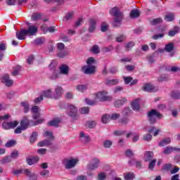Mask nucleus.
<instances>
[{"label": "nucleus", "mask_w": 180, "mask_h": 180, "mask_svg": "<svg viewBox=\"0 0 180 180\" xmlns=\"http://www.w3.org/2000/svg\"><path fill=\"white\" fill-rule=\"evenodd\" d=\"M112 100V96H108V91H98L95 94V100L92 101L90 100L89 98H86L85 102L87 105H96L97 101H99L100 102H106L108 101H111Z\"/></svg>", "instance_id": "f257e3e1"}, {"label": "nucleus", "mask_w": 180, "mask_h": 180, "mask_svg": "<svg viewBox=\"0 0 180 180\" xmlns=\"http://www.w3.org/2000/svg\"><path fill=\"white\" fill-rule=\"evenodd\" d=\"M39 30V27L37 25H30L27 30H22L20 32H16V37L18 40H25L26 36H34Z\"/></svg>", "instance_id": "f03ea898"}, {"label": "nucleus", "mask_w": 180, "mask_h": 180, "mask_svg": "<svg viewBox=\"0 0 180 180\" xmlns=\"http://www.w3.org/2000/svg\"><path fill=\"white\" fill-rule=\"evenodd\" d=\"M8 119H11V115L6 114L4 116H0V124L2 123V127L5 130H9L11 129H15L18 124H19V122L14 121L11 122H6V120H8Z\"/></svg>", "instance_id": "7ed1b4c3"}, {"label": "nucleus", "mask_w": 180, "mask_h": 180, "mask_svg": "<svg viewBox=\"0 0 180 180\" xmlns=\"http://www.w3.org/2000/svg\"><path fill=\"white\" fill-rule=\"evenodd\" d=\"M110 15L115 16L114 26H117V25H120L123 19V13L119 11V8L117 7L112 8L110 11Z\"/></svg>", "instance_id": "20e7f679"}, {"label": "nucleus", "mask_w": 180, "mask_h": 180, "mask_svg": "<svg viewBox=\"0 0 180 180\" xmlns=\"http://www.w3.org/2000/svg\"><path fill=\"white\" fill-rule=\"evenodd\" d=\"M95 63V59L94 58H89L87 61L86 64L88 66H84L82 70L84 74H94L95 73V66L92 65V64Z\"/></svg>", "instance_id": "39448f33"}, {"label": "nucleus", "mask_w": 180, "mask_h": 180, "mask_svg": "<svg viewBox=\"0 0 180 180\" xmlns=\"http://www.w3.org/2000/svg\"><path fill=\"white\" fill-rule=\"evenodd\" d=\"M13 174H14V175H20V174H25L26 176H29L30 179H37V176H36L34 173H32V172L29 169H15L13 172Z\"/></svg>", "instance_id": "423d86ee"}, {"label": "nucleus", "mask_w": 180, "mask_h": 180, "mask_svg": "<svg viewBox=\"0 0 180 180\" xmlns=\"http://www.w3.org/2000/svg\"><path fill=\"white\" fill-rule=\"evenodd\" d=\"M44 137H47L49 140L43 141L38 143V147H45V146H50L51 141L54 140V136H53V132L46 131L44 133Z\"/></svg>", "instance_id": "0eeeda50"}, {"label": "nucleus", "mask_w": 180, "mask_h": 180, "mask_svg": "<svg viewBox=\"0 0 180 180\" xmlns=\"http://www.w3.org/2000/svg\"><path fill=\"white\" fill-rule=\"evenodd\" d=\"M148 117L150 123H155L156 119H162V115H161L157 110H152L148 114Z\"/></svg>", "instance_id": "6e6552de"}, {"label": "nucleus", "mask_w": 180, "mask_h": 180, "mask_svg": "<svg viewBox=\"0 0 180 180\" xmlns=\"http://www.w3.org/2000/svg\"><path fill=\"white\" fill-rule=\"evenodd\" d=\"M29 124H30L29 120H27V117H24L20 123L21 127H17L15 129L14 132L15 133V134H20L22 130H26V129H27V127L29 126Z\"/></svg>", "instance_id": "1a4fd4ad"}, {"label": "nucleus", "mask_w": 180, "mask_h": 180, "mask_svg": "<svg viewBox=\"0 0 180 180\" xmlns=\"http://www.w3.org/2000/svg\"><path fill=\"white\" fill-rule=\"evenodd\" d=\"M78 158H70V159H64L63 164L68 169H70V168H74L75 166L78 163Z\"/></svg>", "instance_id": "9d476101"}, {"label": "nucleus", "mask_w": 180, "mask_h": 180, "mask_svg": "<svg viewBox=\"0 0 180 180\" xmlns=\"http://www.w3.org/2000/svg\"><path fill=\"white\" fill-rule=\"evenodd\" d=\"M43 96L45 98H50L51 99H54V94L51 92V90L49 89L46 91H44L42 92V96L35 98L34 103H39L43 101Z\"/></svg>", "instance_id": "9b49d317"}, {"label": "nucleus", "mask_w": 180, "mask_h": 180, "mask_svg": "<svg viewBox=\"0 0 180 180\" xmlns=\"http://www.w3.org/2000/svg\"><path fill=\"white\" fill-rule=\"evenodd\" d=\"M64 47L65 46L63 43H58L57 44V49L59 50V52L58 53V57H60V58H64L65 56H68V52L64 50Z\"/></svg>", "instance_id": "f8f14e48"}, {"label": "nucleus", "mask_w": 180, "mask_h": 180, "mask_svg": "<svg viewBox=\"0 0 180 180\" xmlns=\"http://www.w3.org/2000/svg\"><path fill=\"white\" fill-rule=\"evenodd\" d=\"M77 112H78V109L76 108L73 105H70L67 109V114L68 116L71 117H75L77 116Z\"/></svg>", "instance_id": "ddd939ff"}, {"label": "nucleus", "mask_w": 180, "mask_h": 180, "mask_svg": "<svg viewBox=\"0 0 180 180\" xmlns=\"http://www.w3.org/2000/svg\"><path fill=\"white\" fill-rule=\"evenodd\" d=\"M31 111L33 113L34 120H37L40 117V108L37 105H34L32 108Z\"/></svg>", "instance_id": "4468645a"}, {"label": "nucleus", "mask_w": 180, "mask_h": 180, "mask_svg": "<svg viewBox=\"0 0 180 180\" xmlns=\"http://www.w3.org/2000/svg\"><path fill=\"white\" fill-rule=\"evenodd\" d=\"M99 167V160L98 158H94L93 159V160L91 161V163H90L88 165V168L89 169H96V168H98Z\"/></svg>", "instance_id": "2eb2a0df"}, {"label": "nucleus", "mask_w": 180, "mask_h": 180, "mask_svg": "<svg viewBox=\"0 0 180 180\" xmlns=\"http://www.w3.org/2000/svg\"><path fill=\"white\" fill-rule=\"evenodd\" d=\"M1 82L6 84V86H11L13 84V81L9 79L8 75H6L2 77Z\"/></svg>", "instance_id": "dca6fc26"}, {"label": "nucleus", "mask_w": 180, "mask_h": 180, "mask_svg": "<svg viewBox=\"0 0 180 180\" xmlns=\"http://www.w3.org/2000/svg\"><path fill=\"white\" fill-rule=\"evenodd\" d=\"M143 89L145 91V92H155L158 91V89L154 87V86L150 84H145L143 87Z\"/></svg>", "instance_id": "f3484780"}, {"label": "nucleus", "mask_w": 180, "mask_h": 180, "mask_svg": "<svg viewBox=\"0 0 180 180\" xmlns=\"http://www.w3.org/2000/svg\"><path fill=\"white\" fill-rule=\"evenodd\" d=\"M133 110H140V99L137 98L131 103Z\"/></svg>", "instance_id": "a211bd4d"}, {"label": "nucleus", "mask_w": 180, "mask_h": 180, "mask_svg": "<svg viewBox=\"0 0 180 180\" xmlns=\"http://www.w3.org/2000/svg\"><path fill=\"white\" fill-rule=\"evenodd\" d=\"M39 160H40V158L37 156L30 157L27 158V162L28 165H33V164H36V162H39Z\"/></svg>", "instance_id": "6ab92c4d"}, {"label": "nucleus", "mask_w": 180, "mask_h": 180, "mask_svg": "<svg viewBox=\"0 0 180 180\" xmlns=\"http://www.w3.org/2000/svg\"><path fill=\"white\" fill-rule=\"evenodd\" d=\"M60 123H61V120H60L58 117H56L48 122V126H54L55 127H58V124H60Z\"/></svg>", "instance_id": "aec40b11"}, {"label": "nucleus", "mask_w": 180, "mask_h": 180, "mask_svg": "<svg viewBox=\"0 0 180 180\" xmlns=\"http://www.w3.org/2000/svg\"><path fill=\"white\" fill-rule=\"evenodd\" d=\"M56 94H54V99H58L61 95H63V88L61 86H58L55 89Z\"/></svg>", "instance_id": "412c9836"}, {"label": "nucleus", "mask_w": 180, "mask_h": 180, "mask_svg": "<svg viewBox=\"0 0 180 180\" xmlns=\"http://www.w3.org/2000/svg\"><path fill=\"white\" fill-rule=\"evenodd\" d=\"M41 30L44 32V33H47V32H49L50 33H53L56 29L54 27H50L49 28L47 27V25H44L41 27Z\"/></svg>", "instance_id": "4be33fe9"}, {"label": "nucleus", "mask_w": 180, "mask_h": 180, "mask_svg": "<svg viewBox=\"0 0 180 180\" xmlns=\"http://www.w3.org/2000/svg\"><path fill=\"white\" fill-rule=\"evenodd\" d=\"M173 151H180V148L168 146L164 150V154H171Z\"/></svg>", "instance_id": "5701e85b"}, {"label": "nucleus", "mask_w": 180, "mask_h": 180, "mask_svg": "<svg viewBox=\"0 0 180 180\" xmlns=\"http://www.w3.org/2000/svg\"><path fill=\"white\" fill-rule=\"evenodd\" d=\"M96 20L95 19H90V26L89 27V32H92L95 30V27H96Z\"/></svg>", "instance_id": "b1692460"}, {"label": "nucleus", "mask_w": 180, "mask_h": 180, "mask_svg": "<svg viewBox=\"0 0 180 180\" xmlns=\"http://www.w3.org/2000/svg\"><path fill=\"white\" fill-rule=\"evenodd\" d=\"M127 99L126 98H122L121 99H119L115 102V108H120L122 105H124L125 102H127Z\"/></svg>", "instance_id": "393cba45"}, {"label": "nucleus", "mask_w": 180, "mask_h": 180, "mask_svg": "<svg viewBox=\"0 0 180 180\" xmlns=\"http://www.w3.org/2000/svg\"><path fill=\"white\" fill-rule=\"evenodd\" d=\"M69 70L70 68H68V66L65 65H62L60 67V74H63V75H67V74H68Z\"/></svg>", "instance_id": "a878e982"}, {"label": "nucleus", "mask_w": 180, "mask_h": 180, "mask_svg": "<svg viewBox=\"0 0 180 180\" xmlns=\"http://www.w3.org/2000/svg\"><path fill=\"white\" fill-rule=\"evenodd\" d=\"M117 84H119V79H117L105 80V84L109 86H111L112 85H117Z\"/></svg>", "instance_id": "bb28decb"}, {"label": "nucleus", "mask_w": 180, "mask_h": 180, "mask_svg": "<svg viewBox=\"0 0 180 180\" xmlns=\"http://www.w3.org/2000/svg\"><path fill=\"white\" fill-rule=\"evenodd\" d=\"M153 157H154V153L151 151H148L145 153L144 160L145 161H150Z\"/></svg>", "instance_id": "cd10ccee"}, {"label": "nucleus", "mask_w": 180, "mask_h": 180, "mask_svg": "<svg viewBox=\"0 0 180 180\" xmlns=\"http://www.w3.org/2000/svg\"><path fill=\"white\" fill-rule=\"evenodd\" d=\"M79 137L84 143H88V141H89V136L85 134L84 132H80Z\"/></svg>", "instance_id": "c85d7f7f"}, {"label": "nucleus", "mask_w": 180, "mask_h": 180, "mask_svg": "<svg viewBox=\"0 0 180 180\" xmlns=\"http://www.w3.org/2000/svg\"><path fill=\"white\" fill-rule=\"evenodd\" d=\"M21 106L25 113H27V112H29V103L27 101L21 102Z\"/></svg>", "instance_id": "c756f323"}, {"label": "nucleus", "mask_w": 180, "mask_h": 180, "mask_svg": "<svg viewBox=\"0 0 180 180\" xmlns=\"http://www.w3.org/2000/svg\"><path fill=\"white\" fill-rule=\"evenodd\" d=\"M101 121L103 123L106 124L108 122H110V115L108 114H105L101 117Z\"/></svg>", "instance_id": "7c9ffc66"}, {"label": "nucleus", "mask_w": 180, "mask_h": 180, "mask_svg": "<svg viewBox=\"0 0 180 180\" xmlns=\"http://www.w3.org/2000/svg\"><path fill=\"white\" fill-rule=\"evenodd\" d=\"M174 19V13H167L165 18V20H166V22H172Z\"/></svg>", "instance_id": "2f4dec72"}, {"label": "nucleus", "mask_w": 180, "mask_h": 180, "mask_svg": "<svg viewBox=\"0 0 180 180\" xmlns=\"http://www.w3.org/2000/svg\"><path fill=\"white\" fill-rule=\"evenodd\" d=\"M148 131L150 133V134H153V136H158V133H160L161 130H160V129H156L155 127H152Z\"/></svg>", "instance_id": "473e14b6"}, {"label": "nucleus", "mask_w": 180, "mask_h": 180, "mask_svg": "<svg viewBox=\"0 0 180 180\" xmlns=\"http://www.w3.org/2000/svg\"><path fill=\"white\" fill-rule=\"evenodd\" d=\"M171 143V138H166L164 139L159 144L160 147H164L165 146H167V144H169Z\"/></svg>", "instance_id": "72a5a7b5"}, {"label": "nucleus", "mask_w": 180, "mask_h": 180, "mask_svg": "<svg viewBox=\"0 0 180 180\" xmlns=\"http://www.w3.org/2000/svg\"><path fill=\"white\" fill-rule=\"evenodd\" d=\"M165 50L167 53H169V52L172 51V50H174V44L173 43H169V44H166V46L165 47Z\"/></svg>", "instance_id": "f704fd0d"}, {"label": "nucleus", "mask_w": 180, "mask_h": 180, "mask_svg": "<svg viewBox=\"0 0 180 180\" xmlns=\"http://www.w3.org/2000/svg\"><path fill=\"white\" fill-rule=\"evenodd\" d=\"M124 178L125 180H133V179H134V173H125L124 174Z\"/></svg>", "instance_id": "c9c22d12"}, {"label": "nucleus", "mask_w": 180, "mask_h": 180, "mask_svg": "<svg viewBox=\"0 0 180 180\" xmlns=\"http://www.w3.org/2000/svg\"><path fill=\"white\" fill-rule=\"evenodd\" d=\"M130 16L132 18H139V16H140V11L139 10H132Z\"/></svg>", "instance_id": "e433bc0d"}, {"label": "nucleus", "mask_w": 180, "mask_h": 180, "mask_svg": "<svg viewBox=\"0 0 180 180\" xmlns=\"http://www.w3.org/2000/svg\"><path fill=\"white\" fill-rule=\"evenodd\" d=\"M179 32V27H174L173 30H171L169 32V36H170V37H173V36H174Z\"/></svg>", "instance_id": "4c0bfd02"}, {"label": "nucleus", "mask_w": 180, "mask_h": 180, "mask_svg": "<svg viewBox=\"0 0 180 180\" xmlns=\"http://www.w3.org/2000/svg\"><path fill=\"white\" fill-rule=\"evenodd\" d=\"M41 18V15H40L39 13H34L32 14V20L34 21L39 20V19Z\"/></svg>", "instance_id": "58836bf2"}, {"label": "nucleus", "mask_w": 180, "mask_h": 180, "mask_svg": "<svg viewBox=\"0 0 180 180\" xmlns=\"http://www.w3.org/2000/svg\"><path fill=\"white\" fill-rule=\"evenodd\" d=\"M76 89L79 91V92H85V91L87 89V87L85 85H79L77 86Z\"/></svg>", "instance_id": "ea45409f"}, {"label": "nucleus", "mask_w": 180, "mask_h": 180, "mask_svg": "<svg viewBox=\"0 0 180 180\" xmlns=\"http://www.w3.org/2000/svg\"><path fill=\"white\" fill-rule=\"evenodd\" d=\"M36 140H37V132H33L30 137V143H34Z\"/></svg>", "instance_id": "a19ab883"}, {"label": "nucleus", "mask_w": 180, "mask_h": 180, "mask_svg": "<svg viewBox=\"0 0 180 180\" xmlns=\"http://www.w3.org/2000/svg\"><path fill=\"white\" fill-rule=\"evenodd\" d=\"M86 126H87V127H89V129H94V127L96 126V122L94 121H90L86 122Z\"/></svg>", "instance_id": "79ce46f5"}, {"label": "nucleus", "mask_w": 180, "mask_h": 180, "mask_svg": "<svg viewBox=\"0 0 180 180\" xmlns=\"http://www.w3.org/2000/svg\"><path fill=\"white\" fill-rule=\"evenodd\" d=\"M130 136H133V142L136 143V141H139V136L137 134H134L132 133L127 134V137H130Z\"/></svg>", "instance_id": "37998d69"}, {"label": "nucleus", "mask_w": 180, "mask_h": 180, "mask_svg": "<svg viewBox=\"0 0 180 180\" xmlns=\"http://www.w3.org/2000/svg\"><path fill=\"white\" fill-rule=\"evenodd\" d=\"M16 144V141L15 140H10L6 143V147H13Z\"/></svg>", "instance_id": "c03bdc74"}, {"label": "nucleus", "mask_w": 180, "mask_h": 180, "mask_svg": "<svg viewBox=\"0 0 180 180\" xmlns=\"http://www.w3.org/2000/svg\"><path fill=\"white\" fill-rule=\"evenodd\" d=\"M79 112L82 113V115H86V113H89V108L86 107L82 108L79 110Z\"/></svg>", "instance_id": "a18cd8bd"}, {"label": "nucleus", "mask_w": 180, "mask_h": 180, "mask_svg": "<svg viewBox=\"0 0 180 180\" xmlns=\"http://www.w3.org/2000/svg\"><path fill=\"white\" fill-rule=\"evenodd\" d=\"M8 162H11V158L5 157L0 160V164H6Z\"/></svg>", "instance_id": "49530a36"}, {"label": "nucleus", "mask_w": 180, "mask_h": 180, "mask_svg": "<svg viewBox=\"0 0 180 180\" xmlns=\"http://www.w3.org/2000/svg\"><path fill=\"white\" fill-rule=\"evenodd\" d=\"M19 71H20V66L18 65L13 68L12 75H18V74H19Z\"/></svg>", "instance_id": "de8ad7c7"}, {"label": "nucleus", "mask_w": 180, "mask_h": 180, "mask_svg": "<svg viewBox=\"0 0 180 180\" xmlns=\"http://www.w3.org/2000/svg\"><path fill=\"white\" fill-rule=\"evenodd\" d=\"M109 29V25L106 22L101 24V32H106Z\"/></svg>", "instance_id": "09e8293b"}, {"label": "nucleus", "mask_w": 180, "mask_h": 180, "mask_svg": "<svg viewBox=\"0 0 180 180\" xmlns=\"http://www.w3.org/2000/svg\"><path fill=\"white\" fill-rule=\"evenodd\" d=\"M91 51L94 54H98V53L100 51L99 46H98V45L94 46L91 49Z\"/></svg>", "instance_id": "8fccbe9b"}, {"label": "nucleus", "mask_w": 180, "mask_h": 180, "mask_svg": "<svg viewBox=\"0 0 180 180\" xmlns=\"http://www.w3.org/2000/svg\"><path fill=\"white\" fill-rule=\"evenodd\" d=\"M124 82L126 84V85H128L129 83L133 81V78L131 77H124Z\"/></svg>", "instance_id": "3c124183"}, {"label": "nucleus", "mask_w": 180, "mask_h": 180, "mask_svg": "<svg viewBox=\"0 0 180 180\" xmlns=\"http://www.w3.org/2000/svg\"><path fill=\"white\" fill-rule=\"evenodd\" d=\"M162 22V18H155L151 22V25H158V23Z\"/></svg>", "instance_id": "603ef678"}, {"label": "nucleus", "mask_w": 180, "mask_h": 180, "mask_svg": "<svg viewBox=\"0 0 180 180\" xmlns=\"http://www.w3.org/2000/svg\"><path fill=\"white\" fill-rule=\"evenodd\" d=\"M98 180H105V179H106V174L103 173V172H101V173L98 174Z\"/></svg>", "instance_id": "864d4df0"}, {"label": "nucleus", "mask_w": 180, "mask_h": 180, "mask_svg": "<svg viewBox=\"0 0 180 180\" xmlns=\"http://www.w3.org/2000/svg\"><path fill=\"white\" fill-rule=\"evenodd\" d=\"M103 146L105 148H109V147L112 146V141L107 140L104 142Z\"/></svg>", "instance_id": "5fc2aeb1"}, {"label": "nucleus", "mask_w": 180, "mask_h": 180, "mask_svg": "<svg viewBox=\"0 0 180 180\" xmlns=\"http://www.w3.org/2000/svg\"><path fill=\"white\" fill-rule=\"evenodd\" d=\"M131 112V110H130V108H127L124 110H123L122 115L124 116H127L128 115H130Z\"/></svg>", "instance_id": "6e6d98bb"}, {"label": "nucleus", "mask_w": 180, "mask_h": 180, "mask_svg": "<svg viewBox=\"0 0 180 180\" xmlns=\"http://www.w3.org/2000/svg\"><path fill=\"white\" fill-rule=\"evenodd\" d=\"M119 117H120V115L114 113L110 116V120H116L117 119H119Z\"/></svg>", "instance_id": "4d7b16f0"}, {"label": "nucleus", "mask_w": 180, "mask_h": 180, "mask_svg": "<svg viewBox=\"0 0 180 180\" xmlns=\"http://www.w3.org/2000/svg\"><path fill=\"white\" fill-rule=\"evenodd\" d=\"M152 139H153V136H151V134H150L143 136V140H145V141H151Z\"/></svg>", "instance_id": "13d9d810"}, {"label": "nucleus", "mask_w": 180, "mask_h": 180, "mask_svg": "<svg viewBox=\"0 0 180 180\" xmlns=\"http://www.w3.org/2000/svg\"><path fill=\"white\" fill-rule=\"evenodd\" d=\"M19 153L17 150H14L11 153V158H18Z\"/></svg>", "instance_id": "bf43d9fd"}, {"label": "nucleus", "mask_w": 180, "mask_h": 180, "mask_svg": "<svg viewBox=\"0 0 180 180\" xmlns=\"http://www.w3.org/2000/svg\"><path fill=\"white\" fill-rule=\"evenodd\" d=\"M43 41H44V39L37 38V39H35L34 44H41V43H43Z\"/></svg>", "instance_id": "052dcab7"}, {"label": "nucleus", "mask_w": 180, "mask_h": 180, "mask_svg": "<svg viewBox=\"0 0 180 180\" xmlns=\"http://www.w3.org/2000/svg\"><path fill=\"white\" fill-rule=\"evenodd\" d=\"M72 16H74L73 12L68 13V14H66L65 19H66V20H68L71 19V18H72Z\"/></svg>", "instance_id": "680f3d73"}, {"label": "nucleus", "mask_w": 180, "mask_h": 180, "mask_svg": "<svg viewBox=\"0 0 180 180\" xmlns=\"http://www.w3.org/2000/svg\"><path fill=\"white\" fill-rule=\"evenodd\" d=\"M155 165V160H153L149 163V166H148L149 169H153Z\"/></svg>", "instance_id": "e2e57ef3"}, {"label": "nucleus", "mask_w": 180, "mask_h": 180, "mask_svg": "<svg viewBox=\"0 0 180 180\" xmlns=\"http://www.w3.org/2000/svg\"><path fill=\"white\" fill-rule=\"evenodd\" d=\"M125 39H126V37H124V35H121L117 37V41H118V43H120L123 41Z\"/></svg>", "instance_id": "0e129e2a"}, {"label": "nucleus", "mask_w": 180, "mask_h": 180, "mask_svg": "<svg viewBox=\"0 0 180 180\" xmlns=\"http://www.w3.org/2000/svg\"><path fill=\"white\" fill-rule=\"evenodd\" d=\"M33 60H34V57L33 56H30L27 59V63L28 64H32L33 63Z\"/></svg>", "instance_id": "69168bd1"}, {"label": "nucleus", "mask_w": 180, "mask_h": 180, "mask_svg": "<svg viewBox=\"0 0 180 180\" xmlns=\"http://www.w3.org/2000/svg\"><path fill=\"white\" fill-rule=\"evenodd\" d=\"M46 151H47V150L44 148H41L37 150V153L44 155V154H46Z\"/></svg>", "instance_id": "338daca9"}, {"label": "nucleus", "mask_w": 180, "mask_h": 180, "mask_svg": "<svg viewBox=\"0 0 180 180\" xmlns=\"http://www.w3.org/2000/svg\"><path fill=\"white\" fill-rule=\"evenodd\" d=\"M77 180H86V177L85 176L80 175L77 176Z\"/></svg>", "instance_id": "774afa93"}]
</instances>
